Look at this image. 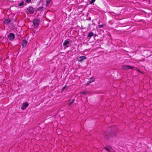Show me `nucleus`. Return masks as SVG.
I'll return each mask as SVG.
<instances>
[{
	"instance_id": "412c9836",
	"label": "nucleus",
	"mask_w": 152,
	"mask_h": 152,
	"mask_svg": "<svg viewBox=\"0 0 152 152\" xmlns=\"http://www.w3.org/2000/svg\"><path fill=\"white\" fill-rule=\"evenodd\" d=\"M31 1V0H26V1L28 3L30 2Z\"/></svg>"
},
{
	"instance_id": "f257e3e1",
	"label": "nucleus",
	"mask_w": 152,
	"mask_h": 152,
	"mask_svg": "<svg viewBox=\"0 0 152 152\" xmlns=\"http://www.w3.org/2000/svg\"><path fill=\"white\" fill-rule=\"evenodd\" d=\"M40 23V20L38 19H34L33 21L34 27V28H37L39 25Z\"/></svg>"
},
{
	"instance_id": "f8f14e48",
	"label": "nucleus",
	"mask_w": 152,
	"mask_h": 152,
	"mask_svg": "<svg viewBox=\"0 0 152 152\" xmlns=\"http://www.w3.org/2000/svg\"><path fill=\"white\" fill-rule=\"evenodd\" d=\"M74 101V99H73L72 100L70 99L69 101L68 104L69 106H70L73 103Z\"/></svg>"
},
{
	"instance_id": "9b49d317",
	"label": "nucleus",
	"mask_w": 152,
	"mask_h": 152,
	"mask_svg": "<svg viewBox=\"0 0 152 152\" xmlns=\"http://www.w3.org/2000/svg\"><path fill=\"white\" fill-rule=\"evenodd\" d=\"M27 41L26 40H23L22 43V45L23 47H25L27 45Z\"/></svg>"
},
{
	"instance_id": "7ed1b4c3",
	"label": "nucleus",
	"mask_w": 152,
	"mask_h": 152,
	"mask_svg": "<svg viewBox=\"0 0 152 152\" xmlns=\"http://www.w3.org/2000/svg\"><path fill=\"white\" fill-rule=\"evenodd\" d=\"M104 137L106 139H109L111 136L110 133L108 132H105L104 133Z\"/></svg>"
},
{
	"instance_id": "39448f33",
	"label": "nucleus",
	"mask_w": 152,
	"mask_h": 152,
	"mask_svg": "<svg viewBox=\"0 0 152 152\" xmlns=\"http://www.w3.org/2000/svg\"><path fill=\"white\" fill-rule=\"evenodd\" d=\"M15 38V36L14 34L11 33L8 36V39L11 41L13 40Z\"/></svg>"
},
{
	"instance_id": "6ab92c4d",
	"label": "nucleus",
	"mask_w": 152,
	"mask_h": 152,
	"mask_svg": "<svg viewBox=\"0 0 152 152\" xmlns=\"http://www.w3.org/2000/svg\"><path fill=\"white\" fill-rule=\"evenodd\" d=\"M24 2L23 1H22L21 2L20 4H19L18 5L20 6H21L23 5L24 4Z\"/></svg>"
},
{
	"instance_id": "4be33fe9",
	"label": "nucleus",
	"mask_w": 152,
	"mask_h": 152,
	"mask_svg": "<svg viewBox=\"0 0 152 152\" xmlns=\"http://www.w3.org/2000/svg\"><path fill=\"white\" fill-rule=\"evenodd\" d=\"M66 88V86H65L62 89V91H64V89Z\"/></svg>"
},
{
	"instance_id": "4468645a",
	"label": "nucleus",
	"mask_w": 152,
	"mask_h": 152,
	"mask_svg": "<svg viewBox=\"0 0 152 152\" xmlns=\"http://www.w3.org/2000/svg\"><path fill=\"white\" fill-rule=\"evenodd\" d=\"M94 33L92 32H91L89 33L87 36L88 37H91L93 36Z\"/></svg>"
},
{
	"instance_id": "20e7f679",
	"label": "nucleus",
	"mask_w": 152,
	"mask_h": 152,
	"mask_svg": "<svg viewBox=\"0 0 152 152\" xmlns=\"http://www.w3.org/2000/svg\"><path fill=\"white\" fill-rule=\"evenodd\" d=\"M122 67L123 69L126 70L129 69H132L134 68V67L132 66H130V65H123L122 66Z\"/></svg>"
},
{
	"instance_id": "aec40b11",
	"label": "nucleus",
	"mask_w": 152,
	"mask_h": 152,
	"mask_svg": "<svg viewBox=\"0 0 152 152\" xmlns=\"http://www.w3.org/2000/svg\"><path fill=\"white\" fill-rule=\"evenodd\" d=\"M96 0H91L89 2V3L90 4H92V3H94L95 1Z\"/></svg>"
},
{
	"instance_id": "9d476101",
	"label": "nucleus",
	"mask_w": 152,
	"mask_h": 152,
	"mask_svg": "<svg viewBox=\"0 0 152 152\" xmlns=\"http://www.w3.org/2000/svg\"><path fill=\"white\" fill-rule=\"evenodd\" d=\"M11 20L9 19H5L4 21V24L8 25L11 22Z\"/></svg>"
},
{
	"instance_id": "ddd939ff",
	"label": "nucleus",
	"mask_w": 152,
	"mask_h": 152,
	"mask_svg": "<svg viewBox=\"0 0 152 152\" xmlns=\"http://www.w3.org/2000/svg\"><path fill=\"white\" fill-rule=\"evenodd\" d=\"M104 149L108 152H110V148L109 147H105Z\"/></svg>"
},
{
	"instance_id": "dca6fc26",
	"label": "nucleus",
	"mask_w": 152,
	"mask_h": 152,
	"mask_svg": "<svg viewBox=\"0 0 152 152\" xmlns=\"http://www.w3.org/2000/svg\"><path fill=\"white\" fill-rule=\"evenodd\" d=\"M87 94L88 93L86 91H83L80 93V94L81 96H82V94L85 95Z\"/></svg>"
},
{
	"instance_id": "1a4fd4ad",
	"label": "nucleus",
	"mask_w": 152,
	"mask_h": 152,
	"mask_svg": "<svg viewBox=\"0 0 152 152\" xmlns=\"http://www.w3.org/2000/svg\"><path fill=\"white\" fill-rule=\"evenodd\" d=\"M70 41V39H67L64 41L63 43V45L64 46H66L69 43Z\"/></svg>"
},
{
	"instance_id": "423d86ee",
	"label": "nucleus",
	"mask_w": 152,
	"mask_h": 152,
	"mask_svg": "<svg viewBox=\"0 0 152 152\" xmlns=\"http://www.w3.org/2000/svg\"><path fill=\"white\" fill-rule=\"evenodd\" d=\"M95 79L94 77H92L86 83V86L88 85L91 83L94 82L95 81Z\"/></svg>"
},
{
	"instance_id": "f03ea898",
	"label": "nucleus",
	"mask_w": 152,
	"mask_h": 152,
	"mask_svg": "<svg viewBox=\"0 0 152 152\" xmlns=\"http://www.w3.org/2000/svg\"><path fill=\"white\" fill-rule=\"evenodd\" d=\"M34 9L31 7H29L27 10V12L28 14H32L34 12Z\"/></svg>"
},
{
	"instance_id": "0eeeda50",
	"label": "nucleus",
	"mask_w": 152,
	"mask_h": 152,
	"mask_svg": "<svg viewBox=\"0 0 152 152\" xmlns=\"http://www.w3.org/2000/svg\"><path fill=\"white\" fill-rule=\"evenodd\" d=\"M28 105V102H26L25 103H24L22 107H21V109L23 110H25L26 108L27 107V106Z\"/></svg>"
},
{
	"instance_id": "5701e85b",
	"label": "nucleus",
	"mask_w": 152,
	"mask_h": 152,
	"mask_svg": "<svg viewBox=\"0 0 152 152\" xmlns=\"http://www.w3.org/2000/svg\"><path fill=\"white\" fill-rule=\"evenodd\" d=\"M69 46H67L66 47H68Z\"/></svg>"
},
{
	"instance_id": "a211bd4d",
	"label": "nucleus",
	"mask_w": 152,
	"mask_h": 152,
	"mask_svg": "<svg viewBox=\"0 0 152 152\" xmlns=\"http://www.w3.org/2000/svg\"><path fill=\"white\" fill-rule=\"evenodd\" d=\"M50 1H51V0H46V3H47V5H46L47 6H48L49 5Z\"/></svg>"
},
{
	"instance_id": "f3484780",
	"label": "nucleus",
	"mask_w": 152,
	"mask_h": 152,
	"mask_svg": "<svg viewBox=\"0 0 152 152\" xmlns=\"http://www.w3.org/2000/svg\"><path fill=\"white\" fill-rule=\"evenodd\" d=\"M104 26H105L104 24H102L101 25L99 24L98 26V27L99 28H101L103 27Z\"/></svg>"
},
{
	"instance_id": "6e6552de",
	"label": "nucleus",
	"mask_w": 152,
	"mask_h": 152,
	"mask_svg": "<svg viewBox=\"0 0 152 152\" xmlns=\"http://www.w3.org/2000/svg\"><path fill=\"white\" fill-rule=\"evenodd\" d=\"M86 57L85 56H81L77 58L78 61L81 62L83 59H86Z\"/></svg>"
},
{
	"instance_id": "2eb2a0df",
	"label": "nucleus",
	"mask_w": 152,
	"mask_h": 152,
	"mask_svg": "<svg viewBox=\"0 0 152 152\" xmlns=\"http://www.w3.org/2000/svg\"><path fill=\"white\" fill-rule=\"evenodd\" d=\"M43 8V7H39L38 8L37 11H38L39 12H41L42 11V9Z\"/></svg>"
}]
</instances>
